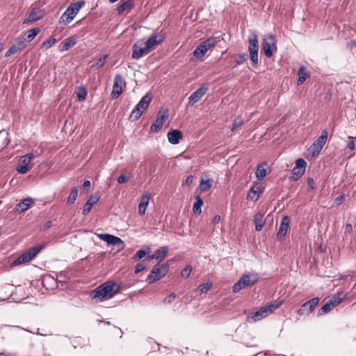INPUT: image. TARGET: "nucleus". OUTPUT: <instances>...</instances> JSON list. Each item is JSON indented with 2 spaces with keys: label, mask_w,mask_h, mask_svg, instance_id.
Returning a JSON list of instances; mask_svg holds the SVG:
<instances>
[{
  "label": "nucleus",
  "mask_w": 356,
  "mask_h": 356,
  "mask_svg": "<svg viewBox=\"0 0 356 356\" xmlns=\"http://www.w3.org/2000/svg\"><path fill=\"white\" fill-rule=\"evenodd\" d=\"M120 290V286L113 281H108L95 289L91 296L99 302L108 300L113 297Z\"/></svg>",
  "instance_id": "obj_1"
},
{
  "label": "nucleus",
  "mask_w": 356,
  "mask_h": 356,
  "mask_svg": "<svg viewBox=\"0 0 356 356\" xmlns=\"http://www.w3.org/2000/svg\"><path fill=\"white\" fill-rule=\"evenodd\" d=\"M85 4L84 1H77L71 3L61 15L59 22L60 24H68L77 15L78 12Z\"/></svg>",
  "instance_id": "obj_2"
},
{
  "label": "nucleus",
  "mask_w": 356,
  "mask_h": 356,
  "mask_svg": "<svg viewBox=\"0 0 356 356\" xmlns=\"http://www.w3.org/2000/svg\"><path fill=\"white\" fill-rule=\"evenodd\" d=\"M151 101L152 97L149 95H144L131 111L129 118L134 121L138 120L142 115L143 111L148 108Z\"/></svg>",
  "instance_id": "obj_3"
},
{
  "label": "nucleus",
  "mask_w": 356,
  "mask_h": 356,
  "mask_svg": "<svg viewBox=\"0 0 356 356\" xmlns=\"http://www.w3.org/2000/svg\"><path fill=\"white\" fill-rule=\"evenodd\" d=\"M168 271V266L163 264L161 266L155 265L153 266L150 274L147 277V282L148 284H153L155 282L163 277Z\"/></svg>",
  "instance_id": "obj_4"
},
{
  "label": "nucleus",
  "mask_w": 356,
  "mask_h": 356,
  "mask_svg": "<svg viewBox=\"0 0 356 356\" xmlns=\"http://www.w3.org/2000/svg\"><path fill=\"white\" fill-rule=\"evenodd\" d=\"M248 51L250 60L254 66H257L259 42L258 35L256 32H252V37L248 39Z\"/></svg>",
  "instance_id": "obj_5"
},
{
  "label": "nucleus",
  "mask_w": 356,
  "mask_h": 356,
  "mask_svg": "<svg viewBox=\"0 0 356 356\" xmlns=\"http://www.w3.org/2000/svg\"><path fill=\"white\" fill-rule=\"evenodd\" d=\"M258 280V275L257 274L243 275L236 283L233 286V291L234 293L239 292L241 289L246 286L254 284Z\"/></svg>",
  "instance_id": "obj_6"
},
{
  "label": "nucleus",
  "mask_w": 356,
  "mask_h": 356,
  "mask_svg": "<svg viewBox=\"0 0 356 356\" xmlns=\"http://www.w3.org/2000/svg\"><path fill=\"white\" fill-rule=\"evenodd\" d=\"M327 138V131L324 130L322 132L321 136H319L311 145V147L309 149V151L312 154L313 156H316L319 154L324 145L326 143Z\"/></svg>",
  "instance_id": "obj_7"
},
{
  "label": "nucleus",
  "mask_w": 356,
  "mask_h": 356,
  "mask_svg": "<svg viewBox=\"0 0 356 356\" xmlns=\"http://www.w3.org/2000/svg\"><path fill=\"white\" fill-rule=\"evenodd\" d=\"M274 40V37L272 35H269L268 38H264L262 40L261 49L264 55L268 58L273 56L274 51L277 49Z\"/></svg>",
  "instance_id": "obj_8"
},
{
  "label": "nucleus",
  "mask_w": 356,
  "mask_h": 356,
  "mask_svg": "<svg viewBox=\"0 0 356 356\" xmlns=\"http://www.w3.org/2000/svg\"><path fill=\"white\" fill-rule=\"evenodd\" d=\"M306 165L307 163L303 159H297L291 170L292 175L290 179L293 181L300 179L305 173Z\"/></svg>",
  "instance_id": "obj_9"
},
{
  "label": "nucleus",
  "mask_w": 356,
  "mask_h": 356,
  "mask_svg": "<svg viewBox=\"0 0 356 356\" xmlns=\"http://www.w3.org/2000/svg\"><path fill=\"white\" fill-rule=\"evenodd\" d=\"M34 155L32 153L27 154L22 156L19 159L18 165L16 168L17 172L20 174L26 173L32 168L31 161Z\"/></svg>",
  "instance_id": "obj_10"
},
{
  "label": "nucleus",
  "mask_w": 356,
  "mask_h": 356,
  "mask_svg": "<svg viewBox=\"0 0 356 356\" xmlns=\"http://www.w3.org/2000/svg\"><path fill=\"white\" fill-rule=\"evenodd\" d=\"M168 109L160 111L157 114L156 119L150 127V131L154 133L158 132L162 128L164 122L168 118Z\"/></svg>",
  "instance_id": "obj_11"
},
{
  "label": "nucleus",
  "mask_w": 356,
  "mask_h": 356,
  "mask_svg": "<svg viewBox=\"0 0 356 356\" xmlns=\"http://www.w3.org/2000/svg\"><path fill=\"white\" fill-rule=\"evenodd\" d=\"M126 82L121 74H116L114 78L111 96L113 99L118 98L122 92Z\"/></svg>",
  "instance_id": "obj_12"
},
{
  "label": "nucleus",
  "mask_w": 356,
  "mask_h": 356,
  "mask_svg": "<svg viewBox=\"0 0 356 356\" xmlns=\"http://www.w3.org/2000/svg\"><path fill=\"white\" fill-rule=\"evenodd\" d=\"M318 298H312L311 300L307 301L302 305L301 308L298 311V314L300 316L304 314H309V313L314 311V308L318 305Z\"/></svg>",
  "instance_id": "obj_13"
},
{
  "label": "nucleus",
  "mask_w": 356,
  "mask_h": 356,
  "mask_svg": "<svg viewBox=\"0 0 356 356\" xmlns=\"http://www.w3.org/2000/svg\"><path fill=\"white\" fill-rule=\"evenodd\" d=\"M144 44L143 40L137 41L132 47L133 52L131 57L134 59H138L141 58L144 54L149 51V49L145 44V47H142Z\"/></svg>",
  "instance_id": "obj_14"
},
{
  "label": "nucleus",
  "mask_w": 356,
  "mask_h": 356,
  "mask_svg": "<svg viewBox=\"0 0 356 356\" xmlns=\"http://www.w3.org/2000/svg\"><path fill=\"white\" fill-rule=\"evenodd\" d=\"M25 47L26 43H24V39L17 37V38H15V42L12 44V46L6 52L5 57H9L12 54L22 51Z\"/></svg>",
  "instance_id": "obj_15"
},
{
  "label": "nucleus",
  "mask_w": 356,
  "mask_h": 356,
  "mask_svg": "<svg viewBox=\"0 0 356 356\" xmlns=\"http://www.w3.org/2000/svg\"><path fill=\"white\" fill-rule=\"evenodd\" d=\"M163 40L164 36L163 35H158L156 32H154L144 44L150 51L156 45L161 44Z\"/></svg>",
  "instance_id": "obj_16"
},
{
  "label": "nucleus",
  "mask_w": 356,
  "mask_h": 356,
  "mask_svg": "<svg viewBox=\"0 0 356 356\" xmlns=\"http://www.w3.org/2000/svg\"><path fill=\"white\" fill-rule=\"evenodd\" d=\"M97 236L101 240L106 242L108 245H119L124 244V242L120 238L109 234H99Z\"/></svg>",
  "instance_id": "obj_17"
},
{
  "label": "nucleus",
  "mask_w": 356,
  "mask_h": 356,
  "mask_svg": "<svg viewBox=\"0 0 356 356\" xmlns=\"http://www.w3.org/2000/svg\"><path fill=\"white\" fill-rule=\"evenodd\" d=\"M289 223L290 219L289 216H284L281 220V224L277 233V237L278 239H282L285 236L289 227Z\"/></svg>",
  "instance_id": "obj_18"
},
{
  "label": "nucleus",
  "mask_w": 356,
  "mask_h": 356,
  "mask_svg": "<svg viewBox=\"0 0 356 356\" xmlns=\"http://www.w3.org/2000/svg\"><path fill=\"white\" fill-rule=\"evenodd\" d=\"M207 88L201 87L193 92L188 98V104L191 105H193L195 103L197 102L202 96L206 93Z\"/></svg>",
  "instance_id": "obj_19"
},
{
  "label": "nucleus",
  "mask_w": 356,
  "mask_h": 356,
  "mask_svg": "<svg viewBox=\"0 0 356 356\" xmlns=\"http://www.w3.org/2000/svg\"><path fill=\"white\" fill-rule=\"evenodd\" d=\"M44 16V12L41 10H33L29 17L24 20V24H29L38 21Z\"/></svg>",
  "instance_id": "obj_20"
},
{
  "label": "nucleus",
  "mask_w": 356,
  "mask_h": 356,
  "mask_svg": "<svg viewBox=\"0 0 356 356\" xmlns=\"http://www.w3.org/2000/svg\"><path fill=\"white\" fill-rule=\"evenodd\" d=\"M169 143L173 145L179 143V140L183 137L182 132L178 129H173L167 134Z\"/></svg>",
  "instance_id": "obj_21"
},
{
  "label": "nucleus",
  "mask_w": 356,
  "mask_h": 356,
  "mask_svg": "<svg viewBox=\"0 0 356 356\" xmlns=\"http://www.w3.org/2000/svg\"><path fill=\"white\" fill-rule=\"evenodd\" d=\"M34 200L31 197L24 199L16 205L15 209L18 213H22L29 209L33 204Z\"/></svg>",
  "instance_id": "obj_22"
},
{
  "label": "nucleus",
  "mask_w": 356,
  "mask_h": 356,
  "mask_svg": "<svg viewBox=\"0 0 356 356\" xmlns=\"http://www.w3.org/2000/svg\"><path fill=\"white\" fill-rule=\"evenodd\" d=\"M40 32V29L38 27L33 28L32 29H30L27 31L26 32H24L22 35L19 36V38H23L24 40V43L26 42H31L32 41L35 36Z\"/></svg>",
  "instance_id": "obj_23"
},
{
  "label": "nucleus",
  "mask_w": 356,
  "mask_h": 356,
  "mask_svg": "<svg viewBox=\"0 0 356 356\" xmlns=\"http://www.w3.org/2000/svg\"><path fill=\"white\" fill-rule=\"evenodd\" d=\"M269 314H268L267 309L264 307H261L258 311L251 313L248 318H251L253 321H259L262 318L266 317Z\"/></svg>",
  "instance_id": "obj_24"
},
{
  "label": "nucleus",
  "mask_w": 356,
  "mask_h": 356,
  "mask_svg": "<svg viewBox=\"0 0 356 356\" xmlns=\"http://www.w3.org/2000/svg\"><path fill=\"white\" fill-rule=\"evenodd\" d=\"M76 43V40L74 37H70L66 38L63 42L60 43L58 45V50L60 51H65L68 50L71 47L74 46Z\"/></svg>",
  "instance_id": "obj_25"
},
{
  "label": "nucleus",
  "mask_w": 356,
  "mask_h": 356,
  "mask_svg": "<svg viewBox=\"0 0 356 356\" xmlns=\"http://www.w3.org/2000/svg\"><path fill=\"white\" fill-rule=\"evenodd\" d=\"M150 195L148 194L143 195L141 197L140 202L138 204V213L140 215H144L146 211V208L149 204Z\"/></svg>",
  "instance_id": "obj_26"
},
{
  "label": "nucleus",
  "mask_w": 356,
  "mask_h": 356,
  "mask_svg": "<svg viewBox=\"0 0 356 356\" xmlns=\"http://www.w3.org/2000/svg\"><path fill=\"white\" fill-rule=\"evenodd\" d=\"M10 139L9 133L3 129L0 131V152L3 150L10 143Z\"/></svg>",
  "instance_id": "obj_27"
},
{
  "label": "nucleus",
  "mask_w": 356,
  "mask_h": 356,
  "mask_svg": "<svg viewBox=\"0 0 356 356\" xmlns=\"http://www.w3.org/2000/svg\"><path fill=\"white\" fill-rule=\"evenodd\" d=\"M168 248L167 246L162 247L156 250L151 256L152 259L162 261L167 255Z\"/></svg>",
  "instance_id": "obj_28"
},
{
  "label": "nucleus",
  "mask_w": 356,
  "mask_h": 356,
  "mask_svg": "<svg viewBox=\"0 0 356 356\" xmlns=\"http://www.w3.org/2000/svg\"><path fill=\"white\" fill-rule=\"evenodd\" d=\"M46 244H40L29 248L26 252L29 259L31 261L36 255L45 247Z\"/></svg>",
  "instance_id": "obj_29"
},
{
  "label": "nucleus",
  "mask_w": 356,
  "mask_h": 356,
  "mask_svg": "<svg viewBox=\"0 0 356 356\" xmlns=\"http://www.w3.org/2000/svg\"><path fill=\"white\" fill-rule=\"evenodd\" d=\"M134 5V0H127L118 6L117 12L119 15H120L127 9L133 8Z\"/></svg>",
  "instance_id": "obj_30"
},
{
  "label": "nucleus",
  "mask_w": 356,
  "mask_h": 356,
  "mask_svg": "<svg viewBox=\"0 0 356 356\" xmlns=\"http://www.w3.org/2000/svg\"><path fill=\"white\" fill-rule=\"evenodd\" d=\"M283 304V300L277 299L273 302L268 303L264 306L267 309L268 314H270L278 309Z\"/></svg>",
  "instance_id": "obj_31"
},
{
  "label": "nucleus",
  "mask_w": 356,
  "mask_h": 356,
  "mask_svg": "<svg viewBox=\"0 0 356 356\" xmlns=\"http://www.w3.org/2000/svg\"><path fill=\"white\" fill-rule=\"evenodd\" d=\"M98 200V198H95L91 195L84 204L83 214L87 215L91 211L92 206L97 203Z\"/></svg>",
  "instance_id": "obj_32"
},
{
  "label": "nucleus",
  "mask_w": 356,
  "mask_h": 356,
  "mask_svg": "<svg viewBox=\"0 0 356 356\" xmlns=\"http://www.w3.org/2000/svg\"><path fill=\"white\" fill-rule=\"evenodd\" d=\"M298 85L302 84L308 77V72H307L306 67L303 65L300 66L298 72Z\"/></svg>",
  "instance_id": "obj_33"
},
{
  "label": "nucleus",
  "mask_w": 356,
  "mask_h": 356,
  "mask_svg": "<svg viewBox=\"0 0 356 356\" xmlns=\"http://www.w3.org/2000/svg\"><path fill=\"white\" fill-rule=\"evenodd\" d=\"M254 223L255 225L256 231H261L265 224V220H264V215L260 213L256 214L254 218Z\"/></svg>",
  "instance_id": "obj_34"
},
{
  "label": "nucleus",
  "mask_w": 356,
  "mask_h": 356,
  "mask_svg": "<svg viewBox=\"0 0 356 356\" xmlns=\"http://www.w3.org/2000/svg\"><path fill=\"white\" fill-rule=\"evenodd\" d=\"M219 42L218 38L211 37L201 42L202 45L207 49V51L214 47Z\"/></svg>",
  "instance_id": "obj_35"
},
{
  "label": "nucleus",
  "mask_w": 356,
  "mask_h": 356,
  "mask_svg": "<svg viewBox=\"0 0 356 356\" xmlns=\"http://www.w3.org/2000/svg\"><path fill=\"white\" fill-rule=\"evenodd\" d=\"M345 294L343 292H338L336 295L333 296L329 301L333 305V307H335L339 305L343 300L345 298Z\"/></svg>",
  "instance_id": "obj_36"
},
{
  "label": "nucleus",
  "mask_w": 356,
  "mask_h": 356,
  "mask_svg": "<svg viewBox=\"0 0 356 356\" xmlns=\"http://www.w3.org/2000/svg\"><path fill=\"white\" fill-rule=\"evenodd\" d=\"M203 200L200 195L197 196L196 201L193 204V211L195 214L202 213L201 207L203 205Z\"/></svg>",
  "instance_id": "obj_37"
},
{
  "label": "nucleus",
  "mask_w": 356,
  "mask_h": 356,
  "mask_svg": "<svg viewBox=\"0 0 356 356\" xmlns=\"http://www.w3.org/2000/svg\"><path fill=\"white\" fill-rule=\"evenodd\" d=\"M206 52L207 49L204 47V46H202V44L200 43L195 49L193 54L197 58H202V57L204 56Z\"/></svg>",
  "instance_id": "obj_38"
},
{
  "label": "nucleus",
  "mask_w": 356,
  "mask_h": 356,
  "mask_svg": "<svg viewBox=\"0 0 356 356\" xmlns=\"http://www.w3.org/2000/svg\"><path fill=\"white\" fill-rule=\"evenodd\" d=\"M212 179H202L199 186V188L202 192H204L209 189L212 186Z\"/></svg>",
  "instance_id": "obj_39"
},
{
  "label": "nucleus",
  "mask_w": 356,
  "mask_h": 356,
  "mask_svg": "<svg viewBox=\"0 0 356 356\" xmlns=\"http://www.w3.org/2000/svg\"><path fill=\"white\" fill-rule=\"evenodd\" d=\"M333 308V305L331 304L330 301L326 302L320 309L318 311V315L321 316L324 315L327 313H328L330 311H331Z\"/></svg>",
  "instance_id": "obj_40"
},
{
  "label": "nucleus",
  "mask_w": 356,
  "mask_h": 356,
  "mask_svg": "<svg viewBox=\"0 0 356 356\" xmlns=\"http://www.w3.org/2000/svg\"><path fill=\"white\" fill-rule=\"evenodd\" d=\"M31 260L29 259V258L28 257L27 254H26V252L23 253L22 255H20L19 257H17L13 262V266H17V265H20V264H24V263H26V262H29Z\"/></svg>",
  "instance_id": "obj_41"
},
{
  "label": "nucleus",
  "mask_w": 356,
  "mask_h": 356,
  "mask_svg": "<svg viewBox=\"0 0 356 356\" xmlns=\"http://www.w3.org/2000/svg\"><path fill=\"white\" fill-rule=\"evenodd\" d=\"M78 196V189L77 188H73L67 197V202L69 204H73Z\"/></svg>",
  "instance_id": "obj_42"
},
{
  "label": "nucleus",
  "mask_w": 356,
  "mask_h": 356,
  "mask_svg": "<svg viewBox=\"0 0 356 356\" xmlns=\"http://www.w3.org/2000/svg\"><path fill=\"white\" fill-rule=\"evenodd\" d=\"M243 124V120L241 116L236 117L232 123V131H236L239 129Z\"/></svg>",
  "instance_id": "obj_43"
},
{
  "label": "nucleus",
  "mask_w": 356,
  "mask_h": 356,
  "mask_svg": "<svg viewBox=\"0 0 356 356\" xmlns=\"http://www.w3.org/2000/svg\"><path fill=\"white\" fill-rule=\"evenodd\" d=\"M108 57V54L104 55L103 57L99 58L95 63L92 64L91 65V67L96 68V69H99V68L102 67L105 65Z\"/></svg>",
  "instance_id": "obj_44"
},
{
  "label": "nucleus",
  "mask_w": 356,
  "mask_h": 356,
  "mask_svg": "<svg viewBox=\"0 0 356 356\" xmlns=\"http://www.w3.org/2000/svg\"><path fill=\"white\" fill-rule=\"evenodd\" d=\"M256 177L259 180H263L266 176V170L261 165H258L255 172Z\"/></svg>",
  "instance_id": "obj_45"
},
{
  "label": "nucleus",
  "mask_w": 356,
  "mask_h": 356,
  "mask_svg": "<svg viewBox=\"0 0 356 356\" xmlns=\"http://www.w3.org/2000/svg\"><path fill=\"white\" fill-rule=\"evenodd\" d=\"M76 94L79 101L85 100L87 97V91L84 87H79Z\"/></svg>",
  "instance_id": "obj_46"
},
{
  "label": "nucleus",
  "mask_w": 356,
  "mask_h": 356,
  "mask_svg": "<svg viewBox=\"0 0 356 356\" xmlns=\"http://www.w3.org/2000/svg\"><path fill=\"white\" fill-rule=\"evenodd\" d=\"M70 280L66 273L60 272L57 274V280L60 283H66Z\"/></svg>",
  "instance_id": "obj_47"
},
{
  "label": "nucleus",
  "mask_w": 356,
  "mask_h": 356,
  "mask_svg": "<svg viewBox=\"0 0 356 356\" xmlns=\"http://www.w3.org/2000/svg\"><path fill=\"white\" fill-rule=\"evenodd\" d=\"M56 42V40L55 38L54 37H51L49 38L48 40H47L46 41H44L42 44V47H44L45 49H49L50 48L53 44H54Z\"/></svg>",
  "instance_id": "obj_48"
},
{
  "label": "nucleus",
  "mask_w": 356,
  "mask_h": 356,
  "mask_svg": "<svg viewBox=\"0 0 356 356\" xmlns=\"http://www.w3.org/2000/svg\"><path fill=\"white\" fill-rule=\"evenodd\" d=\"M212 283L211 282H207L206 283H203L199 286V291L201 293H206L211 286Z\"/></svg>",
  "instance_id": "obj_49"
},
{
  "label": "nucleus",
  "mask_w": 356,
  "mask_h": 356,
  "mask_svg": "<svg viewBox=\"0 0 356 356\" xmlns=\"http://www.w3.org/2000/svg\"><path fill=\"white\" fill-rule=\"evenodd\" d=\"M192 268L190 266H186L181 272V277L188 278L191 273Z\"/></svg>",
  "instance_id": "obj_50"
},
{
  "label": "nucleus",
  "mask_w": 356,
  "mask_h": 356,
  "mask_svg": "<svg viewBox=\"0 0 356 356\" xmlns=\"http://www.w3.org/2000/svg\"><path fill=\"white\" fill-rule=\"evenodd\" d=\"M246 54L245 53H243L241 54H239L236 58L235 62L237 65H241L246 60Z\"/></svg>",
  "instance_id": "obj_51"
},
{
  "label": "nucleus",
  "mask_w": 356,
  "mask_h": 356,
  "mask_svg": "<svg viewBox=\"0 0 356 356\" xmlns=\"http://www.w3.org/2000/svg\"><path fill=\"white\" fill-rule=\"evenodd\" d=\"M175 298H176L175 293H172L163 299V302L164 304H170L175 299Z\"/></svg>",
  "instance_id": "obj_52"
},
{
  "label": "nucleus",
  "mask_w": 356,
  "mask_h": 356,
  "mask_svg": "<svg viewBox=\"0 0 356 356\" xmlns=\"http://www.w3.org/2000/svg\"><path fill=\"white\" fill-rule=\"evenodd\" d=\"M147 254V252L144 250H139L136 254L134 256V259L138 260L143 258Z\"/></svg>",
  "instance_id": "obj_53"
},
{
  "label": "nucleus",
  "mask_w": 356,
  "mask_h": 356,
  "mask_svg": "<svg viewBox=\"0 0 356 356\" xmlns=\"http://www.w3.org/2000/svg\"><path fill=\"white\" fill-rule=\"evenodd\" d=\"M307 184L310 190H314L316 188V183L313 178H307Z\"/></svg>",
  "instance_id": "obj_54"
},
{
  "label": "nucleus",
  "mask_w": 356,
  "mask_h": 356,
  "mask_svg": "<svg viewBox=\"0 0 356 356\" xmlns=\"http://www.w3.org/2000/svg\"><path fill=\"white\" fill-rule=\"evenodd\" d=\"M257 194V191L254 190L253 187H252L250 191V193H248V197L250 198L251 200H253L254 198L257 200L258 198V196L256 197Z\"/></svg>",
  "instance_id": "obj_55"
},
{
  "label": "nucleus",
  "mask_w": 356,
  "mask_h": 356,
  "mask_svg": "<svg viewBox=\"0 0 356 356\" xmlns=\"http://www.w3.org/2000/svg\"><path fill=\"white\" fill-rule=\"evenodd\" d=\"M145 268V266L142 264H138L135 267V273H138Z\"/></svg>",
  "instance_id": "obj_56"
},
{
  "label": "nucleus",
  "mask_w": 356,
  "mask_h": 356,
  "mask_svg": "<svg viewBox=\"0 0 356 356\" xmlns=\"http://www.w3.org/2000/svg\"><path fill=\"white\" fill-rule=\"evenodd\" d=\"M349 138L350 140L348 143V147L350 149L353 150L355 149V141L353 140V138L349 137Z\"/></svg>",
  "instance_id": "obj_57"
},
{
  "label": "nucleus",
  "mask_w": 356,
  "mask_h": 356,
  "mask_svg": "<svg viewBox=\"0 0 356 356\" xmlns=\"http://www.w3.org/2000/svg\"><path fill=\"white\" fill-rule=\"evenodd\" d=\"M127 181H128V178L126 176L123 175H120L118 178V182L119 184H124V183L127 182Z\"/></svg>",
  "instance_id": "obj_58"
},
{
  "label": "nucleus",
  "mask_w": 356,
  "mask_h": 356,
  "mask_svg": "<svg viewBox=\"0 0 356 356\" xmlns=\"http://www.w3.org/2000/svg\"><path fill=\"white\" fill-rule=\"evenodd\" d=\"M193 181V175H188L186 179V184L190 185Z\"/></svg>",
  "instance_id": "obj_59"
},
{
  "label": "nucleus",
  "mask_w": 356,
  "mask_h": 356,
  "mask_svg": "<svg viewBox=\"0 0 356 356\" xmlns=\"http://www.w3.org/2000/svg\"><path fill=\"white\" fill-rule=\"evenodd\" d=\"M220 220V216L219 215H216L213 218L212 222L214 224H217Z\"/></svg>",
  "instance_id": "obj_60"
},
{
  "label": "nucleus",
  "mask_w": 356,
  "mask_h": 356,
  "mask_svg": "<svg viewBox=\"0 0 356 356\" xmlns=\"http://www.w3.org/2000/svg\"><path fill=\"white\" fill-rule=\"evenodd\" d=\"M82 186H83V188L84 189L90 188V181L89 180H86L83 182Z\"/></svg>",
  "instance_id": "obj_61"
},
{
  "label": "nucleus",
  "mask_w": 356,
  "mask_h": 356,
  "mask_svg": "<svg viewBox=\"0 0 356 356\" xmlns=\"http://www.w3.org/2000/svg\"><path fill=\"white\" fill-rule=\"evenodd\" d=\"M353 231V226L351 224H347L346 225V232H351Z\"/></svg>",
  "instance_id": "obj_62"
},
{
  "label": "nucleus",
  "mask_w": 356,
  "mask_h": 356,
  "mask_svg": "<svg viewBox=\"0 0 356 356\" xmlns=\"http://www.w3.org/2000/svg\"><path fill=\"white\" fill-rule=\"evenodd\" d=\"M344 197L343 195H340L339 197H337L335 200V201L338 203V204H340L342 200H343Z\"/></svg>",
  "instance_id": "obj_63"
},
{
  "label": "nucleus",
  "mask_w": 356,
  "mask_h": 356,
  "mask_svg": "<svg viewBox=\"0 0 356 356\" xmlns=\"http://www.w3.org/2000/svg\"><path fill=\"white\" fill-rule=\"evenodd\" d=\"M3 50V47H2V45L0 44V53L1 52V51Z\"/></svg>",
  "instance_id": "obj_64"
}]
</instances>
